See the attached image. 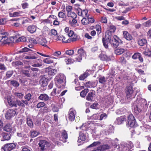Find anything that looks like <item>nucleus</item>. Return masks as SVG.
Instances as JSON below:
<instances>
[{"label": "nucleus", "mask_w": 151, "mask_h": 151, "mask_svg": "<svg viewBox=\"0 0 151 151\" xmlns=\"http://www.w3.org/2000/svg\"><path fill=\"white\" fill-rule=\"evenodd\" d=\"M94 93L93 92H90L88 94L86 97V99L89 101H91L92 99L93 98V94Z\"/></svg>", "instance_id": "35"}, {"label": "nucleus", "mask_w": 151, "mask_h": 151, "mask_svg": "<svg viewBox=\"0 0 151 151\" xmlns=\"http://www.w3.org/2000/svg\"><path fill=\"white\" fill-rule=\"evenodd\" d=\"M27 41L26 38L24 36H22L19 37L17 40V42H26Z\"/></svg>", "instance_id": "53"}, {"label": "nucleus", "mask_w": 151, "mask_h": 151, "mask_svg": "<svg viewBox=\"0 0 151 151\" xmlns=\"http://www.w3.org/2000/svg\"><path fill=\"white\" fill-rule=\"evenodd\" d=\"M86 133L83 132H80L79 133V136L78 137V142H81V141H85L86 139Z\"/></svg>", "instance_id": "15"}, {"label": "nucleus", "mask_w": 151, "mask_h": 151, "mask_svg": "<svg viewBox=\"0 0 151 151\" xmlns=\"http://www.w3.org/2000/svg\"><path fill=\"white\" fill-rule=\"evenodd\" d=\"M12 134V132H6L3 133L1 135L3 139H2V141L8 140L10 139L11 136Z\"/></svg>", "instance_id": "14"}, {"label": "nucleus", "mask_w": 151, "mask_h": 151, "mask_svg": "<svg viewBox=\"0 0 151 151\" xmlns=\"http://www.w3.org/2000/svg\"><path fill=\"white\" fill-rule=\"evenodd\" d=\"M65 8L67 12V13H68L69 12H71L72 9V7L71 6L68 5L66 6Z\"/></svg>", "instance_id": "61"}, {"label": "nucleus", "mask_w": 151, "mask_h": 151, "mask_svg": "<svg viewBox=\"0 0 151 151\" xmlns=\"http://www.w3.org/2000/svg\"><path fill=\"white\" fill-rule=\"evenodd\" d=\"M91 119L95 120H99V113L93 114L91 116Z\"/></svg>", "instance_id": "47"}, {"label": "nucleus", "mask_w": 151, "mask_h": 151, "mask_svg": "<svg viewBox=\"0 0 151 151\" xmlns=\"http://www.w3.org/2000/svg\"><path fill=\"white\" fill-rule=\"evenodd\" d=\"M13 74V72L12 71H7L6 74V76L8 78L10 77Z\"/></svg>", "instance_id": "59"}, {"label": "nucleus", "mask_w": 151, "mask_h": 151, "mask_svg": "<svg viewBox=\"0 0 151 151\" xmlns=\"http://www.w3.org/2000/svg\"><path fill=\"white\" fill-rule=\"evenodd\" d=\"M141 56V54L139 52L135 53L132 56V58L134 59H136L140 56Z\"/></svg>", "instance_id": "48"}, {"label": "nucleus", "mask_w": 151, "mask_h": 151, "mask_svg": "<svg viewBox=\"0 0 151 151\" xmlns=\"http://www.w3.org/2000/svg\"><path fill=\"white\" fill-rule=\"evenodd\" d=\"M61 54V52L60 51H56L53 52L52 55L56 57H59Z\"/></svg>", "instance_id": "60"}, {"label": "nucleus", "mask_w": 151, "mask_h": 151, "mask_svg": "<svg viewBox=\"0 0 151 151\" xmlns=\"http://www.w3.org/2000/svg\"><path fill=\"white\" fill-rule=\"evenodd\" d=\"M74 53V50H68L65 51V54L69 55H71Z\"/></svg>", "instance_id": "58"}, {"label": "nucleus", "mask_w": 151, "mask_h": 151, "mask_svg": "<svg viewBox=\"0 0 151 151\" xmlns=\"http://www.w3.org/2000/svg\"><path fill=\"white\" fill-rule=\"evenodd\" d=\"M27 40L28 41L31 43L36 44L37 43V41L34 39L32 38L31 37H29Z\"/></svg>", "instance_id": "44"}, {"label": "nucleus", "mask_w": 151, "mask_h": 151, "mask_svg": "<svg viewBox=\"0 0 151 151\" xmlns=\"http://www.w3.org/2000/svg\"><path fill=\"white\" fill-rule=\"evenodd\" d=\"M123 33L124 37L127 40H130L132 39V36L127 31H123Z\"/></svg>", "instance_id": "18"}, {"label": "nucleus", "mask_w": 151, "mask_h": 151, "mask_svg": "<svg viewBox=\"0 0 151 151\" xmlns=\"http://www.w3.org/2000/svg\"><path fill=\"white\" fill-rule=\"evenodd\" d=\"M99 57L100 59L103 61H109L111 60L109 57H108L106 55L103 54H100Z\"/></svg>", "instance_id": "21"}, {"label": "nucleus", "mask_w": 151, "mask_h": 151, "mask_svg": "<svg viewBox=\"0 0 151 151\" xmlns=\"http://www.w3.org/2000/svg\"><path fill=\"white\" fill-rule=\"evenodd\" d=\"M57 72V70L56 69H50L48 71V74L50 75H54Z\"/></svg>", "instance_id": "36"}, {"label": "nucleus", "mask_w": 151, "mask_h": 151, "mask_svg": "<svg viewBox=\"0 0 151 151\" xmlns=\"http://www.w3.org/2000/svg\"><path fill=\"white\" fill-rule=\"evenodd\" d=\"M125 120L126 118L125 116H121L117 118L115 122L116 124H122Z\"/></svg>", "instance_id": "19"}, {"label": "nucleus", "mask_w": 151, "mask_h": 151, "mask_svg": "<svg viewBox=\"0 0 151 151\" xmlns=\"http://www.w3.org/2000/svg\"><path fill=\"white\" fill-rule=\"evenodd\" d=\"M25 104L26 105H28L27 101H25L24 100H22L21 101L19 100H17V106L24 107Z\"/></svg>", "instance_id": "16"}, {"label": "nucleus", "mask_w": 151, "mask_h": 151, "mask_svg": "<svg viewBox=\"0 0 151 151\" xmlns=\"http://www.w3.org/2000/svg\"><path fill=\"white\" fill-rule=\"evenodd\" d=\"M107 116V115L105 113H103L101 114L99 113V120L105 119Z\"/></svg>", "instance_id": "39"}, {"label": "nucleus", "mask_w": 151, "mask_h": 151, "mask_svg": "<svg viewBox=\"0 0 151 151\" xmlns=\"http://www.w3.org/2000/svg\"><path fill=\"white\" fill-rule=\"evenodd\" d=\"M8 34L7 32L4 29L1 30V33L0 34V37H4L7 36Z\"/></svg>", "instance_id": "42"}, {"label": "nucleus", "mask_w": 151, "mask_h": 151, "mask_svg": "<svg viewBox=\"0 0 151 151\" xmlns=\"http://www.w3.org/2000/svg\"><path fill=\"white\" fill-rule=\"evenodd\" d=\"M147 43L146 40L145 39H140L138 40L139 45L141 46H143Z\"/></svg>", "instance_id": "28"}, {"label": "nucleus", "mask_w": 151, "mask_h": 151, "mask_svg": "<svg viewBox=\"0 0 151 151\" xmlns=\"http://www.w3.org/2000/svg\"><path fill=\"white\" fill-rule=\"evenodd\" d=\"M39 134V132L37 131L32 130L30 132L31 136L32 137L37 136Z\"/></svg>", "instance_id": "31"}, {"label": "nucleus", "mask_w": 151, "mask_h": 151, "mask_svg": "<svg viewBox=\"0 0 151 151\" xmlns=\"http://www.w3.org/2000/svg\"><path fill=\"white\" fill-rule=\"evenodd\" d=\"M16 145L14 143H8L4 145L1 149L4 151H10L14 149Z\"/></svg>", "instance_id": "9"}, {"label": "nucleus", "mask_w": 151, "mask_h": 151, "mask_svg": "<svg viewBox=\"0 0 151 151\" xmlns=\"http://www.w3.org/2000/svg\"><path fill=\"white\" fill-rule=\"evenodd\" d=\"M84 85L86 88H91L95 86L94 83L90 81L86 82L84 84Z\"/></svg>", "instance_id": "30"}, {"label": "nucleus", "mask_w": 151, "mask_h": 151, "mask_svg": "<svg viewBox=\"0 0 151 151\" xmlns=\"http://www.w3.org/2000/svg\"><path fill=\"white\" fill-rule=\"evenodd\" d=\"M67 15L68 17H72L73 19L76 18L77 17L76 14L74 12H72L67 13Z\"/></svg>", "instance_id": "32"}, {"label": "nucleus", "mask_w": 151, "mask_h": 151, "mask_svg": "<svg viewBox=\"0 0 151 151\" xmlns=\"http://www.w3.org/2000/svg\"><path fill=\"white\" fill-rule=\"evenodd\" d=\"M99 82L102 84L105 85L106 84V80L104 76H100L98 78Z\"/></svg>", "instance_id": "25"}, {"label": "nucleus", "mask_w": 151, "mask_h": 151, "mask_svg": "<svg viewBox=\"0 0 151 151\" xmlns=\"http://www.w3.org/2000/svg\"><path fill=\"white\" fill-rule=\"evenodd\" d=\"M81 23L83 25H87L88 24V19L86 17H83L81 21Z\"/></svg>", "instance_id": "45"}, {"label": "nucleus", "mask_w": 151, "mask_h": 151, "mask_svg": "<svg viewBox=\"0 0 151 151\" xmlns=\"http://www.w3.org/2000/svg\"><path fill=\"white\" fill-rule=\"evenodd\" d=\"M45 104L43 102H40L39 103L36 105V107L37 108H39L45 106Z\"/></svg>", "instance_id": "54"}, {"label": "nucleus", "mask_w": 151, "mask_h": 151, "mask_svg": "<svg viewBox=\"0 0 151 151\" xmlns=\"http://www.w3.org/2000/svg\"><path fill=\"white\" fill-rule=\"evenodd\" d=\"M110 146L107 144L101 145L97 147L96 149L93 150L92 151H104L105 150L109 149Z\"/></svg>", "instance_id": "13"}, {"label": "nucleus", "mask_w": 151, "mask_h": 151, "mask_svg": "<svg viewBox=\"0 0 151 151\" xmlns=\"http://www.w3.org/2000/svg\"><path fill=\"white\" fill-rule=\"evenodd\" d=\"M48 142L45 140H41L39 143V147L38 150L40 151H43L45 150V145L48 143Z\"/></svg>", "instance_id": "12"}, {"label": "nucleus", "mask_w": 151, "mask_h": 151, "mask_svg": "<svg viewBox=\"0 0 151 151\" xmlns=\"http://www.w3.org/2000/svg\"><path fill=\"white\" fill-rule=\"evenodd\" d=\"M15 110L13 109H9L7 110L5 114V117L6 119H9L14 116L16 114Z\"/></svg>", "instance_id": "10"}, {"label": "nucleus", "mask_w": 151, "mask_h": 151, "mask_svg": "<svg viewBox=\"0 0 151 151\" xmlns=\"http://www.w3.org/2000/svg\"><path fill=\"white\" fill-rule=\"evenodd\" d=\"M116 147L118 146L117 149L119 148L121 151H132V149L134 146L131 141H128L127 142H122L120 146L119 145H116Z\"/></svg>", "instance_id": "2"}, {"label": "nucleus", "mask_w": 151, "mask_h": 151, "mask_svg": "<svg viewBox=\"0 0 151 151\" xmlns=\"http://www.w3.org/2000/svg\"><path fill=\"white\" fill-rule=\"evenodd\" d=\"M7 21L5 18L1 19H0V24L4 25L6 24Z\"/></svg>", "instance_id": "62"}, {"label": "nucleus", "mask_w": 151, "mask_h": 151, "mask_svg": "<svg viewBox=\"0 0 151 151\" xmlns=\"http://www.w3.org/2000/svg\"><path fill=\"white\" fill-rule=\"evenodd\" d=\"M12 127L10 124H7L4 127V130L6 132H12Z\"/></svg>", "instance_id": "27"}, {"label": "nucleus", "mask_w": 151, "mask_h": 151, "mask_svg": "<svg viewBox=\"0 0 151 151\" xmlns=\"http://www.w3.org/2000/svg\"><path fill=\"white\" fill-rule=\"evenodd\" d=\"M27 123L28 126L30 128H32L33 127V124L32 119L29 117H27Z\"/></svg>", "instance_id": "29"}, {"label": "nucleus", "mask_w": 151, "mask_h": 151, "mask_svg": "<svg viewBox=\"0 0 151 151\" xmlns=\"http://www.w3.org/2000/svg\"><path fill=\"white\" fill-rule=\"evenodd\" d=\"M47 42V41L45 38H39L37 43L45 47L47 46L46 44Z\"/></svg>", "instance_id": "20"}, {"label": "nucleus", "mask_w": 151, "mask_h": 151, "mask_svg": "<svg viewBox=\"0 0 151 151\" xmlns=\"http://www.w3.org/2000/svg\"><path fill=\"white\" fill-rule=\"evenodd\" d=\"M126 90V96L128 99H131L135 97L137 93L133 90L132 86H127Z\"/></svg>", "instance_id": "5"}, {"label": "nucleus", "mask_w": 151, "mask_h": 151, "mask_svg": "<svg viewBox=\"0 0 151 151\" xmlns=\"http://www.w3.org/2000/svg\"><path fill=\"white\" fill-rule=\"evenodd\" d=\"M100 144V142H99L97 141V142H93V143L91 144L90 145H89L88 147H93L95 146L96 145H99Z\"/></svg>", "instance_id": "55"}, {"label": "nucleus", "mask_w": 151, "mask_h": 151, "mask_svg": "<svg viewBox=\"0 0 151 151\" xmlns=\"http://www.w3.org/2000/svg\"><path fill=\"white\" fill-rule=\"evenodd\" d=\"M76 113V112L75 110L72 109H70L68 114V118L69 120L71 121H73L75 119Z\"/></svg>", "instance_id": "11"}, {"label": "nucleus", "mask_w": 151, "mask_h": 151, "mask_svg": "<svg viewBox=\"0 0 151 151\" xmlns=\"http://www.w3.org/2000/svg\"><path fill=\"white\" fill-rule=\"evenodd\" d=\"M36 27L34 25H30L28 27L27 30L31 33H34L36 31Z\"/></svg>", "instance_id": "26"}, {"label": "nucleus", "mask_w": 151, "mask_h": 151, "mask_svg": "<svg viewBox=\"0 0 151 151\" xmlns=\"http://www.w3.org/2000/svg\"><path fill=\"white\" fill-rule=\"evenodd\" d=\"M31 95L29 93H28L24 96V99L26 100H25V101H27L28 104V101H29L31 99Z\"/></svg>", "instance_id": "51"}, {"label": "nucleus", "mask_w": 151, "mask_h": 151, "mask_svg": "<svg viewBox=\"0 0 151 151\" xmlns=\"http://www.w3.org/2000/svg\"><path fill=\"white\" fill-rule=\"evenodd\" d=\"M57 40H61L64 43L70 42V41L68 39L67 40H66V38L65 37L62 35H61L58 36Z\"/></svg>", "instance_id": "23"}, {"label": "nucleus", "mask_w": 151, "mask_h": 151, "mask_svg": "<svg viewBox=\"0 0 151 151\" xmlns=\"http://www.w3.org/2000/svg\"><path fill=\"white\" fill-rule=\"evenodd\" d=\"M11 83L12 85L16 87H18L19 85L18 82L15 81H12L11 82Z\"/></svg>", "instance_id": "57"}, {"label": "nucleus", "mask_w": 151, "mask_h": 151, "mask_svg": "<svg viewBox=\"0 0 151 151\" xmlns=\"http://www.w3.org/2000/svg\"><path fill=\"white\" fill-rule=\"evenodd\" d=\"M25 58L28 59H35L38 58L37 55H33L29 56H26Z\"/></svg>", "instance_id": "40"}, {"label": "nucleus", "mask_w": 151, "mask_h": 151, "mask_svg": "<svg viewBox=\"0 0 151 151\" xmlns=\"http://www.w3.org/2000/svg\"><path fill=\"white\" fill-rule=\"evenodd\" d=\"M40 83L42 87H44L47 85V80L45 78H42L40 79Z\"/></svg>", "instance_id": "22"}, {"label": "nucleus", "mask_w": 151, "mask_h": 151, "mask_svg": "<svg viewBox=\"0 0 151 151\" xmlns=\"http://www.w3.org/2000/svg\"><path fill=\"white\" fill-rule=\"evenodd\" d=\"M89 75V73H87V72H85V73H84L82 75H81L79 77V79L81 80H83Z\"/></svg>", "instance_id": "38"}, {"label": "nucleus", "mask_w": 151, "mask_h": 151, "mask_svg": "<svg viewBox=\"0 0 151 151\" xmlns=\"http://www.w3.org/2000/svg\"><path fill=\"white\" fill-rule=\"evenodd\" d=\"M22 151H33V150L30 147L24 146L22 147Z\"/></svg>", "instance_id": "52"}, {"label": "nucleus", "mask_w": 151, "mask_h": 151, "mask_svg": "<svg viewBox=\"0 0 151 151\" xmlns=\"http://www.w3.org/2000/svg\"><path fill=\"white\" fill-rule=\"evenodd\" d=\"M22 13V12H15L12 13V14L10 15L11 17H17L20 15Z\"/></svg>", "instance_id": "50"}, {"label": "nucleus", "mask_w": 151, "mask_h": 151, "mask_svg": "<svg viewBox=\"0 0 151 151\" xmlns=\"http://www.w3.org/2000/svg\"><path fill=\"white\" fill-rule=\"evenodd\" d=\"M125 50L123 49H117L115 51V53L116 55H119L122 54L124 52Z\"/></svg>", "instance_id": "33"}, {"label": "nucleus", "mask_w": 151, "mask_h": 151, "mask_svg": "<svg viewBox=\"0 0 151 151\" xmlns=\"http://www.w3.org/2000/svg\"><path fill=\"white\" fill-rule=\"evenodd\" d=\"M61 134L63 138L65 139H67L68 134L67 132L65 130H63L62 131Z\"/></svg>", "instance_id": "41"}, {"label": "nucleus", "mask_w": 151, "mask_h": 151, "mask_svg": "<svg viewBox=\"0 0 151 151\" xmlns=\"http://www.w3.org/2000/svg\"><path fill=\"white\" fill-rule=\"evenodd\" d=\"M2 38L0 40L1 42L3 44H6L10 42V40L7 36L1 37Z\"/></svg>", "instance_id": "24"}, {"label": "nucleus", "mask_w": 151, "mask_h": 151, "mask_svg": "<svg viewBox=\"0 0 151 151\" xmlns=\"http://www.w3.org/2000/svg\"><path fill=\"white\" fill-rule=\"evenodd\" d=\"M78 54L74 55L73 59H67L65 60L66 64L73 63L74 62H81L83 58L86 57V51L82 48H80L77 51Z\"/></svg>", "instance_id": "1"}, {"label": "nucleus", "mask_w": 151, "mask_h": 151, "mask_svg": "<svg viewBox=\"0 0 151 151\" xmlns=\"http://www.w3.org/2000/svg\"><path fill=\"white\" fill-rule=\"evenodd\" d=\"M102 40L104 46L106 48H108V44L106 42V38L104 37H103L102 38Z\"/></svg>", "instance_id": "56"}, {"label": "nucleus", "mask_w": 151, "mask_h": 151, "mask_svg": "<svg viewBox=\"0 0 151 151\" xmlns=\"http://www.w3.org/2000/svg\"><path fill=\"white\" fill-rule=\"evenodd\" d=\"M58 16L59 17L64 18L65 16V14L62 12H60L58 13Z\"/></svg>", "instance_id": "63"}, {"label": "nucleus", "mask_w": 151, "mask_h": 151, "mask_svg": "<svg viewBox=\"0 0 151 151\" xmlns=\"http://www.w3.org/2000/svg\"><path fill=\"white\" fill-rule=\"evenodd\" d=\"M88 11L87 10H83L81 12L80 15L83 17H87Z\"/></svg>", "instance_id": "34"}, {"label": "nucleus", "mask_w": 151, "mask_h": 151, "mask_svg": "<svg viewBox=\"0 0 151 151\" xmlns=\"http://www.w3.org/2000/svg\"><path fill=\"white\" fill-rule=\"evenodd\" d=\"M44 63L47 64H50L53 63V60L50 58H46L43 60Z\"/></svg>", "instance_id": "49"}, {"label": "nucleus", "mask_w": 151, "mask_h": 151, "mask_svg": "<svg viewBox=\"0 0 151 151\" xmlns=\"http://www.w3.org/2000/svg\"><path fill=\"white\" fill-rule=\"evenodd\" d=\"M54 81L57 86L64 87L66 82V78L63 74H58L54 79Z\"/></svg>", "instance_id": "3"}, {"label": "nucleus", "mask_w": 151, "mask_h": 151, "mask_svg": "<svg viewBox=\"0 0 151 151\" xmlns=\"http://www.w3.org/2000/svg\"><path fill=\"white\" fill-rule=\"evenodd\" d=\"M14 94L15 96L20 99L22 98L24 96V94L20 93L15 92Z\"/></svg>", "instance_id": "43"}, {"label": "nucleus", "mask_w": 151, "mask_h": 151, "mask_svg": "<svg viewBox=\"0 0 151 151\" xmlns=\"http://www.w3.org/2000/svg\"><path fill=\"white\" fill-rule=\"evenodd\" d=\"M50 98L47 94L45 93H42L40 94L38 97V99L44 101L48 100Z\"/></svg>", "instance_id": "17"}, {"label": "nucleus", "mask_w": 151, "mask_h": 151, "mask_svg": "<svg viewBox=\"0 0 151 151\" xmlns=\"http://www.w3.org/2000/svg\"><path fill=\"white\" fill-rule=\"evenodd\" d=\"M7 99L8 104L10 107L13 108H17V100L15 101L10 96H8Z\"/></svg>", "instance_id": "8"}, {"label": "nucleus", "mask_w": 151, "mask_h": 151, "mask_svg": "<svg viewBox=\"0 0 151 151\" xmlns=\"http://www.w3.org/2000/svg\"><path fill=\"white\" fill-rule=\"evenodd\" d=\"M145 102V100L141 99L139 102V103L136 104L134 107V112L136 114H138L139 113L141 112L143 108L144 104H141V102L142 101Z\"/></svg>", "instance_id": "6"}, {"label": "nucleus", "mask_w": 151, "mask_h": 151, "mask_svg": "<svg viewBox=\"0 0 151 151\" xmlns=\"http://www.w3.org/2000/svg\"><path fill=\"white\" fill-rule=\"evenodd\" d=\"M128 125L131 127H134L136 126L135 119L132 114L129 115L128 117Z\"/></svg>", "instance_id": "7"}, {"label": "nucleus", "mask_w": 151, "mask_h": 151, "mask_svg": "<svg viewBox=\"0 0 151 151\" xmlns=\"http://www.w3.org/2000/svg\"><path fill=\"white\" fill-rule=\"evenodd\" d=\"M31 20V19L28 18H25L24 19L22 23L23 24H24L26 23L29 22V21H30Z\"/></svg>", "instance_id": "64"}, {"label": "nucleus", "mask_w": 151, "mask_h": 151, "mask_svg": "<svg viewBox=\"0 0 151 151\" xmlns=\"http://www.w3.org/2000/svg\"><path fill=\"white\" fill-rule=\"evenodd\" d=\"M88 92V88L85 89L83 90L80 93V96L82 97L86 96V94Z\"/></svg>", "instance_id": "37"}, {"label": "nucleus", "mask_w": 151, "mask_h": 151, "mask_svg": "<svg viewBox=\"0 0 151 151\" xmlns=\"http://www.w3.org/2000/svg\"><path fill=\"white\" fill-rule=\"evenodd\" d=\"M111 46L114 47L116 48L119 45V43L122 42V41L116 35H114L113 37H109L107 38Z\"/></svg>", "instance_id": "4"}, {"label": "nucleus", "mask_w": 151, "mask_h": 151, "mask_svg": "<svg viewBox=\"0 0 151 151\" xmlns=\"http://www.w3.org/2000/svg\"><path fill=\"white\" fill-rule=\"evenodd\" d=\"M143 25L144 26L148 27L151 26V19H149L147 22L143 23Z\"/></svg>", "instance_id": "46"}]
</instances>
